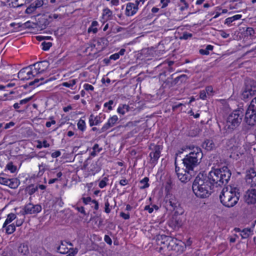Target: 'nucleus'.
I'll return each mask as SVG.
<instances>
[{
  "instance_id": "nucleus-3",
  "label": "nucleus",
  "mask_w": 256,
  "mask_h": 256,
  "mask_svg": "<svg viewBox=\"0 0 256 256\" xmlns=\"http://www.w3.org/2000/svg\"><path fill=\"white\" fill-rule=\"evenodd\" d=\"M240 196L239 190L236 188H224L220 195V202L228 208L233 207L238 202Z\"/></svg>"
},
{
  "instance_id": "nucleus-10",
  "label": "nucleus",
  "mask_w": 256,
  "mask_h": 256,
  "mask_svg": "<svg viewBox=\"0 0 256 256\" xmlns=\"http://www.w3.org/2000/svg\"><path fill=\"white\" fill-rule=\"evenodd\" d=\"M44 5L43 0H36L32 3L26 9L25 12L27 14H40V9Z\"/></svg>"
},
{
  "instance_id": "nucleus-46",
  "label": "nucleus",
  "mask_w": 256,
  "mask_h": 256,
  "mask_svg": "<svg viewBox=\"0 0 256 256\" xmlns=\"http://www.w3.org/2000/svg\"><path fill=\"white\" fill-rule=\"evenodd\" d=\"M248 108L256 111V96L251 101Z\"/></svg>"
},
{
  "instance_id": "nucleus-14",
  "label": "nucleus",
  "mask_w": 256,
  "mask_h": 256,
  "mask_svg": "<svg viewBox=\"0 0 256 256\" xmlns=\"http://www.w3.org/2000/svg\"><path fill=\"white\" fill-rule=\"evenodd\" d=\"M23 210V214H36L42 210V206L40 204L34 205L30 203L26 204Z\"/></svg>"
},
{
  "instance_id": "nucleus-36",
  "label": "nucleus",
  "mask_w": 256,
  "mask_h": 256,
  "mask_svg": "<svg viewBox=\"0 0 256 256\" xmlns=\"http://www.w3.org/2000/svg\"><path fill=\"white\" fill-rule=\"evenodd\" d=\"M77 125H78V128L80 130L83 132L85 130L86 123H85V122L84 120L80 118L78 120Z\"/></svg>"
},
{
  "instance_id": "nucleus-43",
  "label": "nucleus",
  "mask_w": 256,
  "mask_h": 256,
  "mask_svg": "<svg viewBox=\"0 0 256 256\" xmlns=\"http://www.w3.org/2000/svg\"><path fill=\"white\" fill-rule=\"evenodd\" d=\"M42 50H47L52 46V44L50 42H42Z\"/></svg>"
},
{
  "instance_id": "nucleus-19",
  "label": "nucleus",
  "mask_w": 256,
  "mask_h": 256,
  "mask_svg": "<svg viewBox=\"0 0 256 256\" xmlns=\"http://www.w3.org/2000/svg\"><path fill=\"white\" fill-rule=\"evenodd\" d=\"M168 204L171 206L172 210H178L180 207V202L177 198L172 195L169 196L168 200L166 202Z\"/></svg>"
},
{
  "instance_id": "nucleus-31",
  "label": "nucleus",
  "mask_w": 256,
  "mask_h": 256,
  "mask_svg": "<svg viewBox=\"0 0 256 256\" xmlns=\"http://www.w3.org/2000/svg\"><path fill=\"white\" fill-rule=\"evenodd\" d=\"M52 80V78H50V79L46 80V81H45L44 82H40V84H38V82L40 81V80H44V78H40V79H38V78H36L35 79L34 81H32L31 82H30L29 83V86H33V85H35L36 84V86H38L40 85H41L44 83H46L47 82H48V81H50Z\"/></svg>"
},
{
  "instance_id": "nucleus-62",
  "label": "nucleus",
  "mask_w": 256,
  "mask_h": 256,
  "mask_svg": "<svg viewBox=\"0 0 256 256\" xmlns=\"http://www.w3.org/2000/svg\"><path fill=\"white\" fill-rule=\"evenodd\" d=\"M104 241L109 244H112V240L108 236L106 235L104 238Z\"/></svg>"
},
{
  "instance_id": "nucleus-39",
  "label": "nucleus",
  "mask_w": 256,
  "mask_h": 256,
  "mask_svg": "<svg viewBox=\"0 0 256 256\" xmlns=\"http://www.w3.org/2000/svg\"><path fill=\"white\" fill-rule=\"evenodd\" d=\"M62 18V16L61 14H51L48 16L50 22V21H52L53 20H56L57 18Z\"/></svg>"
},
{
  "instance_id": "nucleus-9",
  "label": "nucleus",
  "mask_w": 256,
  "mask_h": 256,
  "mask_svg": "<svg viewBox=\"0 0 256 256\" xmlns=\"http://www.w3.org/2000/svg\"><path fill=\"white\" fill-rule=\"evenodd\" d=\"M144 0H137L134 2H130L126 4L125 14L128 16H132L135 14L138 10V6L144 4Z\"/></svg>"
},
{
  "instance_id": "nucleus-56",
  "label": "nucleus",
  "mask_w": 256,
  "mask_h": 256,
  "mask_svg": "<svg viewBox=\"0 0 256 256\" xmlns=\"http://www.w3.org/2000/svg\"><path fill=\"white\" fill-rule=\"evenodd\" d=\"M61 154V152L59 150L56 151L52 152L51 154V156L53 158H56L60 156Z\"/></svg>"
},
{
  "instance_id": "nucleus-32",
  "label": "nucleus",
  "mask_w": 256,
  "mask_h": 256,
  "mask_svg": "<svg viewBox=\"0 0 256 256\" xmlns=\"http://www.w3.org/2000/svg\"><path fill=\"white\" fill-rule=\"evenodd\" d=\"M251 232H252V230L250 228H246L242 230L241 234L242 238H248Z\"/></svg>"
},
{
  "instance_id": "nucleus-58",
  "label": "nucleus",
  "mask_w": 256,
  "mask_h": 256,
  "mask_svg": "<svg viewBox=\"0 0 256 256\" xmlns=\"http://www.w3.org/2000/svg\"><path fill=\"white\" fill-rule=\"evenodd\" d=\"M32 98V97H30L22 100H20V104H24L28 102L29 101H30Z\"/></svg>"
},
{
  "instance_id": "nucleus-2",
  "label": "nucleus",
  "mask_w": 256,
  "mask_h": 256,
  "mask_svg": "<svg viewBox=\"0 0 256 256\" xmlns=\"http://www.w3.org/2000/svg\"><path fill=\"white\" fill-rule=\"evenodd\" d=\"M231 172L226 166L220 168L212 170L208 174L207 178L212 186L216 184L220 186L226 184L231 176Z\"/></svg>"
},
{
  "instance_id": "nucleus-40",
  "label": "nucleus",
  "mask_w": 256,
  "mask_h": 256,
  "mask_svg": "<svg viewBox=\"0 0 256 256\" xmlns=\"http://www.w3.org/2000/svg\"><path fill=\"white\" fill-rule=\"evenodd\" d=\"M6 168L11 172H14L16 170V166H14L12 162H9L7 164Z\"/></svg>"
},
{
  "instance_id": "nucleus-44",
  "label": "nucleus",
  "mask_w": 256,
  "mask_h": 256,
  "mask_svg": "<svg viewBox=\"0 0 256 256\" xmlns=\"http://www.w3.org/2000/svg\"><path fill=\"white\" fill-rule=\"evenodd\" d=\"M112 12L108 8L104 10L103 16H106L108 18H110L112 16Z\"/></svg>"
},
{
  "instance_id": "nucleus-21",
  "label": "nucleus",
  "mask_w": 256,
  "mask_h": 256,
  "mask_svg": "<svg viewBox=\"0 0 256 256\" xmlns=\"http://www.w3.org/2000/svg\"><path fill=\"white\" fill-rule=\"evenodd\" d=\"M50 20L46 16H44L38 18L37 24L42 30L44 29L48 25Z\"/></svg>"
},
{
  "instance_id": "nucleus-48",
  "label": "nucleus",
  "mask_w": 256,
  "mask_h": 256,
  "mask_svg": "<svg viewBox=\"0 0 256 256\" xmlns=\"http://www.w3.org/2000/svg\"><path fill=\"white\" fill-rule=\"evenodd\" d=\"M247 36H253L254 34V30L252 28H248L246 30Z\"/></svg>"
},
{
  "instance_id": "nucleus-5",
  "label": "nucleus",
  "mask_w": 256,
  "mask_h": 256,
  "mask_svg": "<svg viewBox=\"0 0 256 256\" xmlns=\"http://www.w3.org/2000/svg\"><path fill=\"white\" fill-rule=\"evenodd\" d=\"M192 151L183 158V164L186 170L193 171L201 161L203 154L201 149L198 147H193Z\"/></svg>"
},
{
  "instance_id": "nucleus-61",
  "label": "nucleus",
  "mask_w": 256,
  "mask_h": 256,
  "mask_svg": "<svg viewBox=\"0 0 256 256\" xmlns=\"http://www.w3.org/2000/svg\"><path fill=\"white\" fill-rule=\"evenodd\" d=\"M119 58V54H118V53H115L110 56V60H118Z\"/></svg>"
},
{
  "instance_id": "nucleus-63",
  "label": "nucleus",
  "mask_w": 256,
  "mask_h": 256,
  "mask_svg": "<svg viewBox=\"0 0 256 256\" xmlns=\"http://www.w3.org/2000/svg\"><path fill=\"white\" fill-rule=\"evenodd\" d=\"M170 2V0H160V2L162 4V8H164L168 6V3Z\"/></svg>"
},
{
  "instance_id": "nucleus-15",
  "label": "nucleus",
  "mask_w": 256,
  "mask_h": 256,
  "mask_svg": "<svg viewBox=\"0 0 256 256\" xmlns=\"http://www.w3.org/2000/svg\"><path fill=\"white\" fill-rule=\"evenodd\" d=\"M246 180L250 186H256V172L254 169L250 168L246 171Z\"/></svg>"
},
{
  "instance_id": "nucleus-28",
  "label": "nucleus",
  "mask_w": 256,
  "mask_h": 256,
  "mask_svg": "<svg viewBox=\"0 0 256 256\" xmlns=\"http://www.w3.org/2000/svg\"><path fill=\"white\" fill-rule=\"evenodd\" d=\"M130 106L128 104H122L119 106L118 108V112L122 115L124 114L126 112L129 111Z\"/></svg>"
},
{
  "instance_id": "nucleus-35",
  "label": "nucleus",
  "mask_w": 256,
  "mask_h": 256,
  "mask_svg": "<svg viewBox=\"0 0 256 256\" xmlns=\"http://www.w3.org/2000/svg\"><path fill=\"white\" fill-rule=\"evenodd\" d=\"M188 77L186 74H182L180 76H177L174 78V82L176 84L178 83L179 81H180L181 82H185L187 80Z\"/></svg>"
},
{
  "instance_id": "nucleus-41",
  "label": "nucleus",
  "mask_w": 256,
  "mask_h": 256,
  "mask_svg": "<svg viewBox=\"0 0 256 256\" xmlns=\"http://www.w3.org/2000/svg\"><path fill=\"white\" fill-rule=\"evenodd\" d=\"M110 204L109 202V199L108 198L106 200L104 204V212L106 214H109L111 211V208H110Z\"/></svg>"
},
{
  "instance_id": "nucleus-13",
  "label": "nucleus",
  "mask_w": 256,
  "mask_h": 256,
  "mask_svg": "<svg viewBox=\"0 0 256 256\" xmlns=\"http://www.w3.org/2000/svg\"><path fill=\"white\" fill-rule=\"evenodd\" d=\"M32 68L34 67V71L36 75L43 73L45 72L49 66V62L46 60L36 62L32 64Z\"/></svg>"
},
{
  "instance_id": "nucleus-37",
  "label": "nucleus",
  "mask_w": 256,
  "mask_h": 256,
  "mask_svg": "<svg viewBox=\"0 0 256 256\" xmlns=\"http://www.w3.org/2000/svg\"><path fill=\"white\" fill-rule=\"evenodd\" d=\"M76 84V80H72L68 82H64L62 84L64 86L70 88Z\"/></svg>"
},
{
  "instance_id": "nucleus-50",
  "label": "nucleus",
  "mask_w": 256,
  "mask_h": 256,
  "mask_svg": "<svg viewBox=\"0 0 256 256\" xmlns=\"http://www.w3.org/2000/svg\"><path fill=\"white\" fill-rule=\"evenodd\" d=\"M206 92L204 90H202L200 92V99L204 100H206L207 96H206Z\"/></svg>"
},
{
  "instance_id": "nucleus-53",
  "label": "nucleus",
  "mask_w": 256,
  "mask_h": 256,
  "mask_svg": "<svg viewBox=\"0 0 256 256\" xmlns=\"http://www.w3.org/2000/svg\"><path fill=\"white\" fill-rule=\"evenodd\" d=\"M8 178L0 176V184L6 186Z\"/></svg>"
},
{
  "instance_id": "nucleus-55",
  "label": "nucleus",
  "mask_w": 256,
  "mask_h": 256,
  "mask_svg": "<svg viewBox=\"0 0 256 256\" xmlns=\"http://www.w3.org/2000/svg\"><path fill=\"white\" fill-rule=\"evenodd\" d=\"M17 4L16 6H21L26 3V0H14Z\"/></svg>"
},
{
  "instance_id": "nucleus-24",
  "label": "nucleus",
  "mask_w": 256,
  "mask_h": 256,
  "mask_svg": "<svg viewBox=\"0 0 256 256\" xmlns=\"http://www.w3.org/2000/svg\"><path fill=\"white\" fill-rule=\"evenodd\" d=\"M18 252L22 255H26L28 253V248L27 245L20 244L18 248Z\"/></svg>"
},
{
  "instance_id": "nucleus-54",
  "label": "nucleus",
  "mask_w": 256,
  "mask_h": 256,
  "mask_svg": "<svg viewBox=\"0 0 256 256\" xmlns=\"http://www.w3.org/2000/svg\"><path fill=\"white\" fill-rule=\"evenodd\" d=\"M204 90L208 94H212L214 92L213 88L211 86H206Z\"/></svg>"
},
{
  "instance_id": "nucleus-51",
  "label": "nucleus",
  "mask_w": 256,
  "mask_h": 256,
  "mask_svg": "<svg viewBox=\"0 0 256 256\" xmlns=\"http://www.w3.org/2000/svg\"><path fill=\"white\" fill-rule=\"evenodd\" d=\"M114 104V102L112 100H110L108 102H106L104 104V107H108V110H112V105Z\"/></svg>"
},
{
  "instance_id": "nucleus-18",
  "label": "nucleus",
  "mask_w": 256,
  "mask_h": 256,
  "mask_svg": "<svg viewBox=\"0 0 256 256\" xmlns=\"http://www.w3.org/2000/svg\"><path fill=\"white\" fill-rule=\"evenodd\" d=\"M118 120V118L116 116H113L111 118H110L108 122L102 127L100 130V132H103L106 131L107 130L113 126L116 122Z\"/></svg>"
},
{
  "instance_id": "nucleus-27",
  "label": "nucleus",
  "mask_w": 256,
  "mask_h": 256,
  "mask_svg": "<svg viewBox=\"0 0 256 256\" xmlns=\"http://www.w3.org/2000/svg\"><path fill=\"white\" fill-rule=\"evenodd\" d=\"M242 16L241 14H236L233 16L228 18L226 19L225 24L228 25L230 24L232 22L241 18Z\"/></svg>"
},
{
  "instance_id": "nucleus-57",
  "label": "nucleus",
  "mask_w": 256,
  "mask_h": 256,
  "mask_svg": "<svg viewBox=\"0 0 256 256\" xmlns=\"http://www.w3.org/2000/svg\"><path fill=\"white\" fill-rule=\"evenodd\" d=\"M82 201L84 203L86 204H88L90 202H92V198L90 197H86V198H82Z\"/></svg>"
},
{
  "instance_id": "nucleus-47",
  "label": "nucleus",
  "mask_w": 256,
  "mask_h": 256,
  "mask_svg": "<svg viewBox=\"0 0 256 256\" xmlns=\"http://www.w3.org/2000/svg\"><path fill=\"white\" fill-rule=\"evenodd\" d=\"M38 167H39L38 174L41 176L43 174V173L45 171L46 165L43 164H39Z\"/></svg>"
},
{
  "instance_id": "nucleus-52",
  "label": "nucleus",
  "mask_w": 256,
  "mask_h": 256,
  "mask_svg": "<svg viewBox=\"0 0 256 256\" xmlns=\"http://www.w3.org/2000/svg\"><path fill=\"white\" fill-rule=\"evenodd\" d=\"M50 119L51 120V122H47L46 124V126L47 128H50L52 126V124H54L56 123V120H53L52 117H50Z\"/></svg>"
},
{
  "instance_id": "nucleus-42",
  "label": "nucleus",
  "mask_w": 256,
  "mask_h": 256,
  "mask_svg": "<svg viewBox=\"0 0 256 256\" xmlns=\"http://www.w3.org/2000/svg\"><path fill=\"white\" fill-rule=\"evenodd\" d=\"M108 180V179L106 177H104L103 178L102 180H101L98 184V186L100 188H104L107 185V182Z\"/></svg>"
},
{
  "instance_id": "nucleus-16",
  "label": "nucleus",
  "mask_w": 256,
  "mask_h": 256,
  "mask_svg": "<svg viewBox=\"0 0 256 256\" xmlns=\"http://www.w3.org/2000/svg\"><path fill=\"white\" fill-rule=\"evenodd\" d=\"M245 201L248 204H254L256 202V190H248L245 194Z\"/></svg>"
},
{
  "instance_id": "nucleus-1",
  "label": "nucleus",
  "mask_w": 256,
  "mask_h": 256,
  "mask_svg": "<svg viewBox=\"0 0 256 256\" xmlns=\"http://www.w3.org/2000/svg\"><path fill=\"white\" fill-rule=\"evenodd\" d=\"M212 186L207 178V176L200 173L193 182L192 188L197 197L204 198L210 194Z\"/></svg>"
},
{
  "instance_id": "nucleus-6",
  "label": "nucleus",
  "mask_w": 256,
  "mask_h": 256,
  "mask_svg": "<svg viewBox=\"0 0 256 256\" xmlns=\"http://www.w3.org/2000/svg\"><path fill=\"white\" fill-rule=\"evenodd\" d=\"M256 95V82L251 78H246L242 90V98L246 101Z\"/></svg>"
},
{
  "instance_id": "nucleus-26",
  "label": "nucleus",
  "mask_w": 256,
  "mask_h": 256,
  "mask_svg": "<svg viewBox=\"0 0 256 256\" xmlns=\"http://www.w3.org/2000/svg\"><path fill=\"white\" fill-rule=\"evenodd\" d=\"M16 218V216L14 214L10 213V214H8L7 216L6 219V220L3 224L2 228H5L8 224L11 222Z\"/></svg>"
},
{
  "instance_id": "nucleus-33",
  "label": "nucleus",
  "mask_w": 256,
  "mask_h": 256,
  "mask_svg": "<svg viewBox=\"0 0 256 256\" xmlns=\"http://www.w3.org/2000/svg\"><path fill=\"white\" fill-rule=\"evenodd\" d=\"M5 228L6 232L8 234H12L16 230L15 225L13 224L6 226Z\"/></svg>"
},
{
  "instance_id": "nucleus-8",
  "label": "nucleus",
  "mask_w": 256,
  "mask_h": 256,
  "mask_svg": "<svg viewBox=\"0 0 256 256\" xmlns=\"http://www.w3.org/2000/svg\"><path fill=\"white\" fill-rule=\"evenodd\" d=\"M36 76L32 69V66L30 65L21 69L18 73V76L21 80H26L32 79Z\"/></svg>"
},
{
  "instance_id": "nucleus-29",
  "label": "nucleus",
  "mask_w": 256,
  "mask_h": 256,
  "mask_svg": "<svg viewBox=\"0 0 256 256\" xmlns=\"http://www.w3.org/2000/svg\"><path fill=\"white\" fill-rule=\"evenodd\" d=\"M89 171L92 174L94 175L100 171V168L96 162H93L90 166Z\"/></svg>"
},
{
  "instance_id": "nucleus-23",
  "label": "nucleus",
  "mask_w": 256,
  "mask_h": 256,
  "mask_svg": "<svg viewBox=\"0 0 256 256\" xmlns=\"http://www.w3.org/2000/svg\"><path fill=\"white\" fill-rule=\"evenodd\" d=\"M100 118L98 116L94 117L93 114H91L89 118V123L90 126L94 125H98L100 123Z\"/></svg>"
},
{
  "instance_id": "nucleus-64",
  "label": "nucleus",
  "mask_w": 256,
  "mask_h": 256,
  "mask_svg": "<svg viewBox=\"0 0 256 256\" xmlns=\"http://www.w3.org/2000/svg\"><path fill=\"white\" fill-rule=\"evenodd\" d=\"M128 182V180L126 178L122 179L120 181V184L122 186L126 185Z\"/></svg>"
},
{
  "instance_id": "nucleus-12",
  "label": "nucleus",
  "mask_w": 256,
  "mask_h": 256,
  "mask_svg": "<svg viewBox=\"0 0 256 256\" xmlns=\"http://www.w3.org/2000/svg\"><path fill=\"white\" fill-rule=\"evenodd\" d=\"M162 148L160 145L150 144V149L152 150V152L150 154V156L152 162H155L158 160Z\"/></svg>"
},
{
  "instance_id": "nucleus-59",
  "label": "nucleus",
  "mask_w": 256,
  "mask_h": 256,
  "mask_svg": "<svg viewBox=\"0 0 256 256\" xmlns=\"http://www.w3.org/2000/svg\"><path fill=\"white\" fill-rule=\"evenodd\" d=\"M120 216L121 217H122L123 218H124V220H128L130 218V217L129 214H126L123 212H121L120 213Z\"/></svg>"
},
{
  "instance_id": "nucleus-45",
  "label": "nucleus",
  "mask_w": 256,
  "mask_h": 256,
  "mask_svg": "<svg viewBox=\"0 0 256 256\" xmlns=\"http://www.w3.org/2000/svg\"><path fill=\"white\" fill-rule=\"evenodd\" d=\"M192 34L190 33H188L187 32H184L183 33L182 35L180 37V39L181 40H188L190 38H192Z\"/></svg>"
},
{
  "instance_id": "nucleus-30",
  "label": "nucleus",
  "mask_w": 256,
  "mask_h": 256,
  "mask_svg": "<svg viewBox=\"0 0 256 256\" xmlns=\"http://www.w3.org/2000/svg\"><path fill=\"white\" fill-rule=\"evenodd\" d=\"M214 46L212 45H208L205 49H200V53L202 55H208L210 54V50H213Z\"/></svg>"
},
{
  "instance_id": "nucleus-7",
  "label": "nucleus",
  "mask_w": 256,
  "mask_h": 256,
  "mask_svg": "<svg viewBox=\"0 0 256 256\" xmlns=\"http://www.w3.org/2000/svg\"><path fill=\"white\" fill-rule=\"evenodd\" d=\"M177 240L165 235H161L158 236L157 242L158 245H164L163 248L166 247L169 250H175L174 246H176L178 244L176 243Z\"/></svg>"
},
{
  "instance_id": "nucleus-22",
  "label": "nucleus",
  "mask_w": 256,
  "mask_h": 256,
  "mask_svg": "<svg viewBox=\"0 0 256 256\" xmlns=\"http://www.w3.org/2000/svg\"><path fill=\"white\" fill-rule=\"evenodd\" d=\"M202 146L204 148L207 150H212L215 148V144L212 140H206L202 144Z\"/></svg>"
},
{
  "instance_id": "nucleus-49",
  "label": "nucleus",
  "mask_w": 256,
  "mask_h": 256,
  "mask_svg": "<svg viewBox=\"0 0 256 256\" xmlns=\"http://www.w3.org/2000/svg\"><path fill=\"white\" fill-rule=\"evenodd\" d=\"M84 90L87 91H89V90L93 91L94 90V86L92 85L88 84H85L84 85Z\"/></svg>"
},
{
  "instance_id": "nucleus-4",
  "label": "nucleus",
  "mask_w": 256,
  "mask_h": 256,
  "mask_svg": "<svg viewBox=\"0 0 256 256\" xmlns=\"http://www.w3.org/2000/svg\"><path fill=\"white\" fill-rule=\"evenodd\" d=\"M243 116V112L240 110L233 111L228 116L224 128L220 129L221 134L226 136L236 129L241 123Z\"/></svg>"
},
{
  "instance_id": "nucleus-60",
  "label": "nucleus",
  "mask_w": 256,
  "mask_h": 256,
  "mask_svg": "<svg viewBox=\"0 0 256 256\" xmlns=\"http://www.w3.org/2000/svg\"><path fill=\"white\" fill-rule=\"evenodd\" d=\"M38 190V186H36V187L32 186L31 188L30 189L28 194L30 195H32V194H34L35 192H36Z\"/></svg>"
},
{
  "instance_id": "nucleus-38",
  "label": "nucleus",
  "mask_w": 256,
  "mask_h": 256,
  "mask_svg": "<svg viewBox=\"0 0 256 256\" xmlns=\"http://www.w3.org/2000/svg\"><path fill=\"white\" fill-rule=\"evenodd\" d=\"M38 144L37 146V148H41L42 146L44 148H48L50 146V144L47 142L46 140H43L42 142L38 140Z\"/></svg>"
},
{
  "instance_id": "nucleus-34",
  "label": "nucleus",
  "mask_w": 256,
  "mask_h": 256,
  "mask_svg": "<svg viewBox=\"0 0 256 256\" xmlns=\"http://www.w3.org/2000/svg\"><path fill=\"white\" fill-rule=\"evenodd\" d=\"M148 180L149 179L148 178L145 177L144 178H143L142 180L140 181V183L142 184H143L140 186V189H144L149 186V184L148 183Z\"/></svg>"
},
{
  "instance_id": "nucleus-17",
  "label": "nucleus",
  "mask_w": 256,
  "mask_h": 256,
  "mask_svg": "<svg viewBox=\"0 0 256 256\" xmlns=\"http://www.w3.org/2000/svg\"><path fill=\"white\" fill-rule=\"evenodd\" d=\"M72 244L66 241L62 242L61 244L57 248V250L60 254H67L70 250L72 248Z\"/></svg>"
},
{
  "instance_id": "nucleus-11",
  "label": "nucleus",
  "mask_w": 256,
  "mask_h": 256,
  "mask_svg": "<svg viewBox=\"0 0 256 256\" xmlns=\"http://www.w3.org/2000/svg\"><path fill=\"white\" fill-rule=\"evenodd\" d=\"M244 121L249 126H256V111L248 108L245 114Z\"/></svg>"
},
{
  "instance_id": "nucleus-20",
  "label": "nucleus",
  "mask_w": 256,
  "mask_h": 256,
  "mask_svg": "<svg viewBox=\"0 0 256 256\" xmlns=\"http://www.w3.org/2000/svg\"><path fill=\"white\" fill-rule=\"evenodd\" d=\"M190 171L188 170H184L183 172L178 173L177 175L178 178L182 182H186L189 181L192 177L191 174L190 173Z\"/></svg>"
},
{
  "instance_id": "nucleus-25",
  "label": "nucleus",
  "mask_w": 256,
  "mask_h": 256,
  "mask_svg": "<svg viewBox=\"0 0 256 256\" xmlns=\"http://www.w3.org/2000/svg\"><path fill=\"white\" fill-rule=\"evenodd\" d=\"M18 180L14 178L9 179L8 182L7 186H8L12 188H16L18 186Z\"/></svg>"
}]
</instances>
